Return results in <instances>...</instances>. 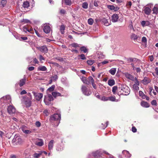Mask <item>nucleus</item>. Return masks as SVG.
Here are the masks:
<instances>
[{"mask_svg": "<svg viewBox=\"0 0 158 158\" xmlns=\"http://www.w3.org/2000/svg\"><path fill=\"white\" fill-rule=\"evenodd\" d=\"M61 119V115L60 114H54L50 116V120L51 123L56 121V123L55 126H57L60 123Z\"/></svg>", "mask_w": 158, "mask_h": 158, "instance_id": "obj_1", "label": "nucleus"}, {"mask_svg": "<svg viewBox=\"0 0 158 158\" xmlns=\"http://www.w3.org/2000/svg\"><path fill=\"white\" fill-rule=\"evenodd\" d=\"M119 89L121 90V94L127 95L130 94V89L129 87L125 85H122Z\"/></svg>", "mask_w": 158, "mask_h": 158, "instance_id": "obj_2", "label": "nucleus"}, {"mask_svg": "<svg viewBox=\"0 0 158 158\" xmlns=\"http://www.w3.org/2000/svg\"><path fill=\"white\" fill-rule=\"evenodd\" d=\"M22 140L20 137L17 135H15L12 140V142L16 144H20L21 143Z\"/></svg>", "mask_w": 158, "mask_h": 158, "instance_id": "obj_3", "label": "nucleus"}, {"mask_svg": "<svg viewBox=\"0 0 158 158\" xmlns=\"http://www.w3.org/2000/svg\"><path fill=\"white\" fill-rule=\"evenodd\" d=\"M32 93L36 100L38 101H39L43 97V94L42 93L35 92V91H32Z\"/></svg>", "mask_w": 158, "mask_h": 158, "instance_id": "obj_4", "label": "nucleus"}, {"mask_svg": "<svg viewBox=\"0 0 158 158\" xmlns=\"http://www.w3.org/2000/svg\"><path fill=\"white\" fill-rule=\"evenodd\" d=\"M36 48L42 53H46L48 52V49L46 45L37 47Z\"/></svg>", "mask_w": 158, "mask_h": 158, "instance_id": "obj_5", "label": "nucleus"}, {"mask_svg": "<svg viewBox=\"0 0 158 158\" xmlns=\"http://www.w3.org/2000/svg\"><path fill=\"white\" fill-rule=\"evenodd\" d=\"M81 90L83 94L85 95L89 96L91 93V91L88 90L87 88L85 85L82 86Z\"/></svg>", "mask_w": 158, "mask_h": 158, "instance_id": "obj_6", "label": "nucleus"}, {"mask_svg": "<svg viewBox=\"0 0 158 158\" xmlns=\"http://www.w3.org/2000/svg\"><path fill=\"white\" fill-rule=\"evenodd\" d=\"M7 111L9 114L12 115L16 112V109L13 106L10 105L7 108Z\"/></svg>", "mask_w": 158, "mask_h": 158, "instance_id": "obj_7", "label": "nucleus"}, {"mask_svg": "<svg viewBox=\"0 0 158 158\" xmlns=\"http://www.w3.org/2000/svg\"><path fill=\"white\" fill-rule=\"evenodd\" d=\"M31 99H29L28 98L25 96L24 98V101L25 104L27 107H30L31 106Z\"/></svg>", "mask_w": 158, "mask_h": 158, "instance_id": "obj_8", "label": "nucleus"}, {"mask_svg": "<svg viewBox=\"0 0 158 158\" xmlns=\"http://www.w3.org/2000/svg\"><path fill=\"white\" fill-rule=\"evenodd\" d=\"M5 100L7 101L8 102H11V101L10 96L9 95H6L5 96H4L1 98L0 99V101L1 102H6L4 101Z\"/></svg>", "mask_w": 158, "mask_h": 158, "instance_id": "obj_9", "label": "nucleus"}, {"mask_svg": "<svg viewBox=\"0 0 158 158\" xmlns=\"http://www.w3.org/2000/svg\"><path fill=\"white\" fill-rule=\"evenodd\" d=\"M141 24L143 27L146 26L151 27V26L152 25L153 23L147 20L143 21L141 22Z\"/></svg>", "mask_w": 158, "mask_h": 158, "instance_id": "obj_10", "label": "nucleus"}, {"mask_svg": "<svg viewBox=\"0 0 158 158\" xmlns=\"http://www.w3.org/2000/svg\"><path fill=\"white\" fill-rule=\"evenodd\" d=\"M35 143L37 145L41 146L44 144L43 140L41 139H38L35 141Z\"/></svg>", "mask_w": 158, "mask_h": 158, "instance_id": "obj_11", "label": "nucleus"}, {"mask_svg": "<svg viewBox=\"0 0 158 158\" xmlns=\"http://www.w3.org/2000/svg\"><path fill=\"white\" fill-rule=\"evenodd\" d=\"M44 27L43 28L44 32L46 33H48L50 32V27L49 26L45 24H44Z\"/></svg>", "mask_w": 158, "mask_h": 158, "instance_id": "obj_12", "label": "nucleus"}, {"mask_svg": "<svg viewBox=\"0 0 158 158\" xmlns=\"http://www.w3.org/2000/svg\"><path fill=\"white\" fill-rule=\"evenodd\" d=\"M119 17L117 14H114L111 17V20L113 22H116L117 21Z\"/></svg>", "mask_w": 158, "mask_h": 158, "instance_id": "obj_13", "label": "nucleus"}, {"mask_svg": "<svg viewBox=\"0 0 158 158\" xmlns=\"http://www.w3.org/2000/svg\"><path fill=\"white\" fill-rule=\"evenodd\" d=\"M26 78L25 77H24L23 78L20 79L19 83V86L20 87H22L25 85L26 81Z\"/></svg>", "mask_w": 158, "mask_h": 158, "instance_id": "obj_14", "label": "nucleus"}, {"mask_svg": "<svg viewBox=\"0 0 158 158\" xmlns=\"http://www.w3.org/2000/svg\"><path fill=\"white\" fill-rule=\"evenodd\" d=\"M107 7L109 9L111 10H114L115 11H117L119 9L118 7H115L113 5H108L107 6Z\"/></svg>", "mask_w": 158, "mask_h": 158, "instance_id": "obj_15", "label": "nucleus"}, {"mask_svg": "<svg viewBox=\"0 0 158 158\" xmlns=\"http://www.w3.org/2000/svg\"><path fill=\"white\" fill-rule=\"evenodd\" d=\"M54 142L53 140H51L48 144V149L49 150H52L53 148V145Z\"/></svg>", "mask_w": 158, "mask_h": 158, "instance_id": "obj_16", "label": "nucleus"}, {"mask_svg": "<svg viewBox=\"0 0 158 158\" xmlns=\"http://www.w3.org/2000/svg\"><path fill=\"white\" fill-rule=\"evenodd\" d=\"M141 105L142 106L145 108L149 107L150 106L149 104L147 102L144 101L141 102Z\"/></svg>", "mask_w": 158, "mask_h": 158, "instance_id": "obj_17", "label": "nucleus"}, {"mask_svg": "<svg viewBox=\"0 0 158 158\" xmlns=\"http://www.w3.org/2000/svg\"><path fill=\"white\" fill-rule=\"evenodd\" d=\"M144 11L145 14L148 15L150 13L151 10L149 7H146L144 8Z\"/></svg>", "mask_w": 158, "mask_h": 158, "instance_id": "obj_18", "label": "nucleus"}, {"mask_svg": "<svg viewBox=\"0 0 158 158\" xmlns=\"http://www.w3.org/2000/svg\"><path fill=\"white\" fill-rule=\"evenodd\" d=\"M81 79L83 83L87 85H89L90 84L89 82V81L85 77H82Z\"/></svg>", "mask_w": 158, "mask_h": 158, "instance_id": "obj_19", "label": "nucleus"}, {"mask_svg": "<svg viewBox=\"0 0 158 158\" xmlns=\"http://www.w3.org/2000/svg\"><path fill=\"white\" fill-rule=\"evenodd\" d=\"M37 70L38 71H44L47 70V69L45 66L41 65L38 67Z\"/></svg>", "mask_w": 158, "mask_h": 158, "instance_id": "obj_20", "label": "nucleus"}, {"mask_svg": "<svg viewBox=\"0 0 158 158\" xmlns=\"http://www.w3.org/2000/svg\"><path fill=\"white\" fill-rule=\"evenodd\" d=\"M51 101L47 96L44 97V102L46 105H49Z\"/></svg>", "mask_w": 158, "mask_h": 158, "instance_id": "obj_21", "label": "nucleus"}, {"mask_svg": "<svg viewBox=\"0 0 158 158\" xmlns=\"http://www.w3.org/2000/svg\"><path fill=\"white\" fill-rule=\"evenodd\" d=\"M122 153L127 157L129 158L131 156V155L129 153V152L126 150L123 151L122 152Z\"/></svg>", "mask_w": 158, "mask_h": 158, "instance_id": "obj_22", "label": "nucleus"}, {"mask_svg": "<svg viewBox=\"0 0 158 158\" xmlns=\"http://www.w3.org/2000/svg\"><path fill=\"white\" fill-rule=\"evenodd\" d=\"M126 77L127 78L132 81H133L134 80V77L130 74L128 73H126Z\"/></svg>", "mask_w": 158, "mask_h": 158, "instance_id": "obj_23", "label": "nucleus"}, {"mask_svg": "<svg viewBox=\"0 0 158 158\" xmlns=\"http://www.w3.org/2000/svg\"><path fill=\"white\" fill-rule=\"evenodd\" d=\"M52 95L55 98L58 96H61V94L57 92H53L52 93Z\"/></svg>", "mask_w": 158, "mask_h": 158, "instance_id": "obj_24", "label": "nucleus"}, {"mask_svg": "<svg viewBox=\"0 0 158 158\" xmlns=\"http://www.w3.org/2000/svg\"><path fill=\"white\" fill-rule=\"evenodd\" d=\"M42 153V151H38V153H35L34 154L33 156L35 158H38L41 155Z\"/></svg>", "mask_w": 158, "mask_h": 158, "instance_id": "obj_25", "label": "nucleus"}, {"mask_svg": "<svg viewBox=\"0 0 158 158\" xmlns=\"http://www.w3.org/2000/svg\"><path fill=\"white\" fill-rule=\"evenodd\" d=\"M108 84L110 86H112L115 84V81L113 79L109 80L108 81Z\"/></svg>", "mask_w": 158, "mask_h": 158, "instance_id": "obj_26", "label": "nucleus"}, {"mask_svg": "<svg viewBox=\"0 0 158 158\" xmlns=\"http://www.w3.org/2000/svg\"><path fill=\"white\" fill-rule=\"evenodd\" d=\"M73 0H62V2L67 5H70L72 4V1Z\"/></svg>", "mask_w": 158, "mask_h": 158, "instance_id": "obj_27", "label": "nucleus"}, {"mask_svg": "<svg viewBox=\"0 0 158 158\" xmlns=\"http://www.w3.org/2000/svg\"><path fill=\"white\" fill-rule=\"evenodd\" d=\"M65 30V27L64 25H61L60 27V31L62 34H64Z\"/></svg>", "mask_w": 158, "mask_h": 158, "instance_id": "obj_28", "label": "nucleus"}, {"mask_svg": "<svg viewBox=\"0 0 158 158\" xmlns=\"http://www.w3.org/2000/svg\"><path fill=\"white\" fill-rule=\"evenodd\" d=\"M92 154L93 156L95 158L98 157V156H100V154L98 151L93 153Z\"/></svg>", "mask_w": 158, "mask_h": 158, "instance_id": "obj_29", "label": "nucleus"}, {"mask_svg": "<svg viewBox=\"0 0 158 158\" xmlns=\"http://www.w3.org/2000/svg\"><path fill=\"white\" fill-rule=\"evenodd\" d=\"M102 22L104 23L105 25L106 26H109L110 24L108 23V20L106 19L105 18H103L102 19Z\"/></svg>", "mask_w": 158, "mask_h": 158, "instance_id": "obj_30", "label": "nucleus"}, {"mask_svg": "<svg viewBox=\"0 0 158 158\" xmlns=\"http://www.w3.org/2000/svg\"><path fill=\"white\" fill-rule=\"evenodd\" d=\"M116 69L115 68H112L109 71V72L112 75H114L116 72Z\"/></svg>", "mask_w": 158, "mask_h": 158, "instance_id": "obj_31", "label": "nucleus"}, {"mask_svg": "<svg viewBox=\"0 0 158 158\" xmlns=\"http://www.w3.org/2000/svg\"><path fill=\"white\" fill-rule=\"evenodd\" d=\"M29 6V3L28 1L24 2L23 3V6L24 8H27Z\"/></svg>", "mask_w": 158, "mask_h": 158, "instance_id": "obj_32", "label": "nucleus"}, {"mask_svg": "<svg viewBox=\"0 0 158 158\" xmlns=\"http://www.w3.org/2000/svg\"><path fill=\"white\" fill-rule=\"evenodd\" d=\"M109 100L110 101L112 102L116 101L118 102V100H116L115 98V97L114 96H110L108 97Z\"/></svg>", "mask_w": 158, "mask_h": 158, "instance_id": "obj_33", "label": "nucleus"}, {"mask_svg": "<svg viewBox=\"0 0 158 158\" xmlns=\"http://www.w3.org/2000/svg\"><path fill=\"white\" fill-rule=\"evenodd\" d=\"M139 96L141 97L143 99H144L145 98L146 95L144 94L142 91H139Z\"/></svg>", "mask_w": 158, "mask_h": 158, "instance_id": "obj_34", "label": "nucleus"}, {"mask_svg": "<svg viewBox=\"0 0 158 158\" xmlns=\"http://www.w3.org/2000/svg\"><path fill=\"white\" fill-rule=\"evenodd\" d=\"M131 38L134 40H135L137 39L138 37L137 35L135 34H132L131 35Z\"/></svg>", "mask_w": 158, "mask_h": 158, "instance_id": "obj_35", "label": "nucleus"}, {"mask_svg": "<svg viewBox=\"0 0 158 158\" xmlns=\"http://www.w3.org/2000/svg\"><path fill=\"white\" fill-rule=\"evenodd\" d=\"M80 50L81 51L83 52L84 53H86L88 51V49L84 46L81 47Z\"/></svg>", "mask_w": 158, "mask_h": 158, "instance_id": "obj_36", "label": "nucleus"}, {"mask_svg": "<svg viewBox=\"0 0 158 158\" xmlns=\"http://www.w3.org/2000/svg\"><path fill=\"white\" fill-rule=\"evenodd\" d=\"M55 88V85H52L51 87L49 88L48 89L47 91L49 92H52L54 90Z\"/></svg>", "mask_w": 158, "mask_h": 158, "instance_id": "obj_37", "label": "nucleus"}, {"mask_svg": "<svg viewBox=\"0 0 158 158\" xmlns=\"http://www.w3.org/2000/svg\"><path fill=\"white\" fill-rule=\"evenodd\" d=\"M143 83L144 84H147L149 83L150 81L146 77H145L143 80Z\"/></svg>", "mask_w": 158, "mask_h": 158, "instance_id": "obj_38", "label": "nucleus"}, {"mask_svg": "<svg viewBox=\"0 0 158 158\" xmlns=\"http://www.w3.org/2000/svg\"><path fill=\"white\" fill-rule=\"evenodd\" d=\"M153 13H154L157 14L158 13V8L157 7V5H155L153 9Z\"/></svg>", "mask_w": 158, "mask_h": 158, "instance_id": "obj_39", "label": "nucleus"}, {"mask_svg": "<svg viewBox=\"0 0 158 158\" xmlns=\"http://www.w3.org/2000/svg\"><path fill=\"white\" fill-rule=\"evenodd\" d=\"M88 3L86 2H85L83 3L82 7L84 9H87L88 8Z\"/></svg>", "mask_w": 158, "mask_h": 158, "instance_id": "obj_40", "label": "nucleus"}, {"mask_svg": "<svg viewBox=\"0 0 158 158\" xmlns=\"http://www.w3.org/2000/svg\"><path fill=\"white\" fill-rule=\"evenodd\" d=\"M101 100L103 101H108L109 100L108 97L103 96L101 98Z\"/></svg>", "mask_w": 158, "mask_h": 158, "instance_id": "obj_41", "label": "nucleus"}, {"mask_svg": "<svg viewBox=\"0 0 158 158\" xmlns=\"http://www.w3.org/2000/svg\"><path fill=\"white\" fill-rule=\"evenodd\" d=\"M88 22L89 24L92 25L94 23V20L92 18H89L88 19Z\"/></svg>", "mask_w": 158, "mask_h": 158, "instance_id": "obj_42", "label": "nucleus"}, {"mask_svg": "<svg viewBox=\"0 0 158 158\" xmlns=\"http://www.w3.org/2000/svg\"><path fill=\"white\" fill-rule=\"evenodd\" d=\"M21 22L22 23H31L30 21L27 19H23L21 20Z\"/></svg>", "mask_w": 158, "mask_h": 158, "instance_id": "obj_43", "label": "nucleus"}, {"mask_svg": "<svg viewBox=\"0 0 158 158\" xmlns=\"http://www.w3.org/2000/svg\"><path fill=\"white\" fill-rule=\"evenodd\" d=\"M138 85H136L135 84H134L133 85V89L136 91H138L139 90V88L138 87Z\"/></svg>", "mask_w": 158, "mask_h": 158, "instance_id": "obj_44", "label": "nucleus"}, {"mask_svg": "<svg viewBox=\"0 0 158 158\" xmlns=\"http://www.w3.org/2000/svg\"><path fill=\"white\" fill-rule=\"evenodd\" d=\"M70 45L74 48H77L79 47V44L76 43L71 44Z\"/></svg>", "mask_w": 158, "mask_h": 158, "instance_id": "obj_45", "label": "nucleus"}, {"mask_svg": "<svg viewBox=\"0 0 158 158\" xmlns=\"http://www.w3.org/2000/svg\"><path fill=\"white\" fill-rule=\"evenodd\" d=\"M133 70L134 71H135L137 73H140L141 71V69L139 67H135L134 68V69H133Z\"/></svg>", "mask_w": 158, "mask_h": 158, "instance_id": "obj_46", "label": "nucleus"}, {"mask_svg": "<svg viewBox=\"0 0 158 158\" xmlns=\"http://www.w3.org/2000/svg\"><path fill=\"white\" fill-rule=\"evenodd\" d=\"M89 81V82L90 83L91 82L92 83L94 82V79L93 78V77L91 76H89L88 77Z\"/></svg>", "mask_w": 158, "mask_h": 158, "instance_id": "obj_47", "label": "nucleus"}, {"mask_svg": "<svg viewBox=\"0 0 158 158\" xmlns=\"http://www.w3.org/2000/svg\"><path fill=\"white\" fill-rule=\"evenodd\" d=\"M136 59L135 58H129L127 59V61L129 62H131L135 61Z\"/></svg>", "mask_w": 158, "mask_h": 158, "instance_id": "obj_48", "label": "nucleus"}, {"mask_svg": "<svg viewBox=\"0 0 158 158\" xmlns=\"http://www.w3.org/2000/svg\"><path fill=\"white\" fill-rule=\"evenodd\" d=\"M94 61V60H91L87 61V62L89 65H92L93 64Z\"/></svg>", "mask_w": 158, "mask_h": 158, "instance_id": "obj_49", "label": "nucleus"}, {"mask_svg": "<svg viewBox=\"0 0 158 158\" xmlns=\"http://www.w3.org/2000/svg\"><path fill=\"white\" fill-rule=\"evenodd\" d=\"M53 81H56L58 78V76L57 75H55L52 77Z\"/></svg>", "mask_w": 158, "mask_h": 158, "instance_id": "obj_50", "label": "nucleus"}, {"mask_svg": "<svg viewBox=\"0 0 158 158\" xmlns=\"http://www.w3.org/2000/svg\"><path fill=\"white\" fill-rule=\"evenodd\" d=\"M117 86H114L112 88V92L114 94H115L116 90H117Z\"/></svg>", "mask_w": 158, "mask_h": 158, "instance_id": "obj_51", "label": "nucleus"}, {"mask_svg": "<svg viewBox=\"0 0 158 158\" xmlns=\"http://www.w3.org/2000/svg\"><path fill=\"white\" fill-rule=\"evenodd\" d=\"M7 1L6 0H2L1 1V4L2 5V6L3 7H4V6L6 4V3Z\"/></svg>", "mask_w": 158, "mask_h": 158, "instance_id": "obj_52", "label": "nucleus"}, {"mask_svg": "<svg viewBox=\"0 0 158 158\" xmlns=\"http://www.w3.org/2000/svg\"><path fill=\"white\" fill-rule=\"evenodd\" d=\"M52 96V95L50 94H48V96H47L49 98V100L51 101H53V98Z\"/></svg>", "mask_w": 158, "mask_h": 158, "instance_id": "obj_53", "label": "nucleus"}, {"mask_svg": "<svg viewBox=\"0 0 158 158\" xmlns=\"http://www.w3.org/2000/svg\"><path fill=\"white\" fill-rule=\"evenodd\" d=\"M151 104L153 106H156L157 105L156 101L155 100H152L151 102Z\"/></svg>", "mask_w": 158, "mask_h": 158, "instance_id": "obj_54", "label": "nucleus"}, {"mask_svg": "<svg viewBox=\"0 0 158 158\" xmlns=\"http://www.w3.org/2000/svg\"><path fill=\"white\" fill-rule=\"evenodd\" d=\"M21 129L22 131L24 133V131L26 130L27 129V127L25 126H22L21 127Z\"/></svg>", "mask_w": 158, "mask_h": 158, "instance_id": "obj_55", "label": "nucleus"}, {"mask_svg": "<svg viewBox=\"0 0 158 158\" xmlns=\"http://www.w3.org/2000/svg\"><path fill=\"white\" fill-rule=\"evenodd\" d=\"M63 149L62 148H61V146L60 145H58V146L56 148V150L57 151H62Z\"/></svg>", "mask_w": 158, "mask_h": 158, "instance_id": "obj_56", "label": "nucleus"}, {"mask_svg": "<svg viewBox=\"0 0 158 158\" xmlns=\"http://www.w3.org/2000/svg\"><path fill=\"white\" fill-rule=\"evenodd\" d=\"M79 56L81 57V59L82 60H85L86 59V58L85 56V55L84 54H81L79 55Z\"/></svg>", "mask_w": 158, "mask_h": 158, "instance_id": "obj_57", "label": "nucleus"}, {"mask_svg": "<svg viewBox=\"0 0 158 158\" xmlns=\"http://www.w3.org/2000/svg\"><path fill=\"white\" fill-rule=\"evenodd\" d=\"M147 41V39L145 37H142V41L144 43L146 44Z\"/></svg>", "mask_w": 158, "mask_h": 158, "instance_id": "obj_58", "label": "nucleus"}, {"mask_svg": "<svg viewBox=\"0 0 158 158\" xmlns=\"http://www.w3.org/2000/svg\"><path fill=\"white\" fill-rule=\"evenodd\" d=\"M60 12L61 15H64L66 13V11L64 9H61L60 10Z\"/></svg>", "mask_w": 158, "mask_h": 158, "instance_id": "obj_59", "label": "nucleus"}, {"mask_svg": "<svg viewBox=\"0 0 158 158\" xmlns=\"http://www.w3.org/2000/svg\"><path fill=\"white\" fill-rule=\"evenodd\" d=\"M35 124L36 126L37 127H39L41 126V123L39 121H37L36 122Z\"/></svg>", "mask_w": 158, "mask_h": 158, "instance_id": "obj_60", "label": "nucleus"}, {"mask_svg": "<svg viewBox=\"0 0 158 158\" xmlns=\"http://www.w3.org/2000/svg\"><path fill=\"white\" fill-rule=\"evenodd\" d=\"M135 83L134 84L139 85V82L138 81V80L136 78V77H135Z\"/></svg>", "mask_w": 158, "mask_h": 158, "instance_id": "obj_61", "label": "nucleus"}, {"mask_svg": "<svg viewBox=\"0 0 158 158\" xmlns=\"http://www.w3.org/2000/svg\"><path fill=\"white\" fill-rule=\"evenodd\" d=\"M31 133V131H30L29 130H28L27 129L26 130L24 131V133L26 134H30Z\"/></svg>", "mask_w": 158, "mask_h": 158, "instance_id": "obj_62", "label": "nucleus"}, {"mask_svg": "<svg viewBox=\"0 0 158 158\" xmlns=\"http://www.w3.org/2000/svg\"><path fill=\"white\" fill-rule=\"evenodd\" d=\"M27 37H21L20 38V39H19V40H27Z\"/></svg>", "mask_w": 158, "mask_h": 158, "instance_id": "obj_63", "label": "nucleus"}, {"mask_svg": "<svg viewBox=\"0 0 158 158\" xmlns=\"http://www.w3.org/2000/svg\"><path fill=\"white\" fill-rule=\"evenodd\" d=\"M23 30L24 31H25L26 32L28 31V29L27 27L25 26L23 27Z\"/></svg>", "mask_w": 158, "mask_h": 158, "instance_id": "obj_64", "label": "nucleus"}]
</instances>
